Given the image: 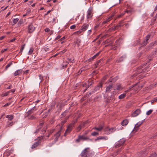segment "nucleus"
Returning a JSON list of instances; mask_svg holds the SVG:
<instances>
[{"instance_id":"1","label":"nucleus","mask_w":157,"mask_h":157,"mask_svg":"<svg viewBox=\"0 0 157 157\" xmlns=\"http://www.w3.org/2000/svg\"><path fill=\"white\" fill-rule=\"evenodd\" d=\"M93 154L88 147L84 149L81 153L82 157H91Z\"/></svg>"},{"instance_id":"2","label":"nucleus","mask_w":157,"mask_h":157,"mask_svg":"<svg viewBox=\"0 0 157 157\" xmlns=\"http://www.w3.org/2000/svg\"><path fill=\"white\" fill-rule=\"evenodd\" d=\"M77 119L73 120L72 122L70 124L67 126V129L66 130L64 133V136H66L68 133H69L72 130L73 128L74 127V124L77 122Z\"/></svg>"},{"instance_id":"3","label":"nucleus","mask_w":157,"mask_h":157,"mask_svg":"<svg viewBox=\"0 0 157 157\" xmlns=\"http://www.w3.org/2000/svg\"><path fill=\"white\" fill-rule=\"evenodd\" d=\"M142 87V86L138 85V83H137L131 86L128 90L129 91L132 90H133L135 91H138L139 90H140Z\"/></svg>"},{"instance_id":"4","label":"nucleus","mask_w":157,"mask_h":157,"mask_svg":"<svg viewBox=\"0 0 157 157\" xmlns=\"http://www.w3.org/2000/svg\"><path fill=\"white\" fill-rule=\"evenodd\" d=\"M103 83L102 82L99 83L97 85L93 90L92 91V92H89L88 95L89 94L90 95H91L92 93H93L97 91H100L101 90V88L102 86Z\"/></svg>"},{"instance_id":"5","label":"nucleus","mask_w":157,"mask_h":157,"mask_svg":"<svg viewBox=\"0 0 157 157\" xmlns=\"http://www.w3.org/2000/svg\"><path fill=\"white\" fill-rule=\"evenodd\" d=\"M126 140L124 138H123L120 139L118 141L116 142L115 144V147H118L123 144L125 142Z\"/></svg>"},{"instance_id":"6","label":"nucleus","mask_w":157,"mask_h":157,"mask_svg":"<svg viewBox=\"0 0 157 157\" xmlns=\"http://www.w3.org/2000/svg\"><path fill=\"white\" fill-rule=\"evenodd\" d=\"M93 10L92 8H90L87 12L86 18L87 19L91 18L93 16Z\"/></svg>"},{"instance_id":"7","label":"nucleus","mask_w":157,"mask_h":157,"mask_svg":"<svg viewBox=\"0 0 157 157\" xmlns=\"http://www.w3.org/2000/svg\"><path fill=\"white\" fill-rule=\"evenodd\" d=\"M44 136H41L40 137L39 139L36 142H35L32 146L31 148L32 149H33L34 148H35L36 147H37L40 144V141L42 139H44Z\"/></svg>"},{"instance_id":"8","label":"nucleus","mask_w":157,"mask_h":157,"mask_svg":"<svg viewBox=\"0 0 157 157\" xmlns=\"http://www.w3.org/2000/svg\"><path fill=\"white\" fill-rule=\"evenodd\" d=\"M115 131V129L113 128H109L107 127L105 129V133L108 135L109 134Z\"/></svg>"},{"instance_id":"9","label":"nucleus","mask_w":157,"mask_h":157,"mask_svg":"<svg viewBox=\"0 0 157 157\" xmlns=\"http://www.w3.org/2000/svg\"><path fill=\"white\" fill-rule=\"evenodd\" d=\"M144 121V120L140 121L136 124L135 125L134 128L132 131L134 133L137 132L138 129L139 127L143 123Z\"/></svg>"},{"instance_id":"10","label":"nucleus","mask_w":157,"mask_h":157,"mask_svg":"<svg viewBox=\"0 0 157 157\" xmlns=\"http://www.w3.org/2000/svg\"><path fill=\"white\" fill-rule=\"evenodd\" d=\"M28 33H31L35 30V28L32 23H31L28 26Z\"/></svg>"},{"instance_id":"11","label":"nucleus","mask_w":157,"mask_h":157,"mask_svg":"<svg viewBox=\"0 0 157 157\" xmlns=\"http://www.w3.org/2000/svg\"><path fill=\"white\" fill-rule=\"evenodd\" d=\"M113 15H112L108 17L105 21L102 22V25H104L105 24H108V22L113 19Z\"/></svg>"},{"instance_id":"12","label":"nucleus","mask_w":157,"mask_h":157,"mask_svg":"<svg viewBox=\"0 0 157 157\" xmlns=\"http://www.w3.org/2000/svg\"><path fill=\"white\" fill-rule=\"evenodd\" d=\"M141 113V110L140 109H136L132 114V116L133 117H136L138 115Z\"/></svg>"},{"instance_id":"13","label":"nucleus","mask_w":157,"mask_h":157,"mask_svg":"<svg viewBox=\"0 0 157 157\" xmlns=\"http://www.w3.org/2000/svg\"><path fill=\"white\" fill-rule=\"evenodd\" d=\"M121 25H122L120 23L119 25H117L116 26H115L114 28L112 27L109 28L108 30L109 32H111L113 31H114L118 29L119 28L121 27Z\"/></svg>"},{"instance_id":"14","label":"nucleus","mask_w":157,"mask_h":157,"mask_svg":"<svg viewBox=\"0 0 157 157\" xmlns=\"http://www.w3.org/2000/svg\"><path fill=\"white\" fill-rule=\"evenodd\" d=\"M126 58V56L125 55H123L122 56H121L120 57L117 59L116 60V62L117 63H120L123 61Z\"/></svg>"},{"instance_id":"15","label":"nucleus","mask_w":157,"mask_h":157,"mask_svg":"<svg viewBox=\"0 0 157 157\" xmlns=\"http://www.w3.org/2000/svg\"><path fill=\"white\" fill-rule=\"evenodd\" d=\"M150 36V35H148L146 36L145 39L144 40L143 42V45H146L147 44L148 42V40H149Z\"/></svg>"},{"instance_id":"16","label":"nucleus","mask_w":157,"mask_h":157,"mask_svg":"<svg viewBox=\"0 0 157 157\" xmlns=\"http://www.w3.org/2000/svg\"><path fill=\"white\" fill-rule=\"evenodd\" d=\"M63 126H61L60 127V129L59 130V131H58V132H57L56 134L55 135V137H59V136L60 135L61 133L60 132L62 131V129H63Z\"/></svg>"},{"instance_id":"17","label":"nucleus","mask_w":157,"mask_h":157,"mask_svg":"<svg viewBox=\"0 0 157 157\" xmlns=\"http://www.w3.org/2000/svg\"><path fill=\"white\" fill-rule=\"evenodd\" d=\"M22 72V70L21 69H19L15 71L13 74L14 76H16L17 75H21Z\"/></svg>"},{"instance_id":"18","label":"nucleus","mask_w":157,"mask_h":157,"mask_svg":"<svg viewBox=\"0 0 157 157\" xmlns=\"http://www.w3.org/2000/svg\"><path fill=\"white\" fill-rule=\"evenodd\" d=\"M44 124V123L43 122L40 123L39 125L37 127L38 128L36 130L34 133L36 134L38 133L39 131L40 130V128L42 127Z\"/></svg>"},{"instance_id":"19","label":"nucleus","mask_w":157,"mask_h":157,"mask_svg":"<svg viewBox=\"0 0 157 157\" xmlns=\"http://www.w3.org/2000/svg\"><path fill=\"white\" fill-rule=\"evenodd\" d=\"M108 139V137L106 136H100L98 137L95 140V141H96L97 140H107Z\"/></svg>"},{"instance_id":"20","label":"nucleus","mask_w":157,"mask_h":157,"mask_svg":"<svg viewBox=\"0 0 157 157\" xmlns=\"http://www.w3.org/2000/svg\"><path fill=\"white\" fill-rule=\"evenodd\" d=\"M81 138V140H90L91 141H92V140L90 139L87 136H85L82 135L80 136V138Z\"/></svg>"},{"instance_id":"21","label":"nucleus","mask_w":157,"mask_h":157,"mask_svg":"<svg viewBox=\"0 0 157 157\" xmlns=\"http://www.w3.org/2000/svg\"><path fill=\"white\" fill-rule=\"evenodd\" d=\"M89 25L88 24H85L83 25L81 27V30L83 32L85 31L88 28Z\"/></svg>"},{"instance_id":"22","label":"nucleus","mask_w":157,"mask_h":157,"mask_svg":"<svg viewBox=\"0 0 157 157\" xmlns=\"http://www.w3.org/2000/svg\"><path fill=\"white\" fill-rule=\"evenodd\" d=\"M128 92H129V90H128L125 91L124 92L125 93H123L120 95L118 97V98H124L126 96V93Z\"/></svg>"},{"instance_id":"23","label":"nucleus","mask_w":157,"mask_h":157,"mask_svg":"<svg viewBox=\"0 0 157 157\" xmlns=\"http://www.w3.org/2000/svg\"><path fill=\"white\" fill-rule=\"evenodd\" d=\"M113 88V85L110 84L107 86L106 88V91L107 92H110Z\"/></svg>"},{"instance_id":"24","label":"nucleus","mask_w":157,"mask_h":157,"mask_svg":"<svg viewBox=\"0 0 157 157\" xmlns=\"http://www.w3.org/2000/svg\"><path fill=\"white\" fill-rule=\"evenodd\" d=\"M35 109V107H33V108H32L30 110L28 111L26 113V114L27 115V116H28L29 115L33 113L34 110H36V109Z\"/></svg>"},{"instance_id":"25","label":"nucleus","mask_w":157,"mask_h":157,"mask_svg":"<svg viewBox=\"0 0 157 157\" xmlns=\"http://www.w3.org/2000/svg\"><path fill=\"white\" fill-rule=\"evenodd\" d=\"M6 118H8L9 120L12 121L14 118V116L12 115H8L6 116Z\"/></svg>"},{"instance_id":"26","label":"nucleus","mask_w":157,"mask_h":157,"mask_svg":"<svg viewBox=\"0 0 157 157\" xmlns=\"http://www.w3.org/2000/svg\"><path fill=\"white\" fill-rule=\"evenodd\" d=\"M14 124L13 122V121H8L6 123V128L9 127V126H10L13 125Z\"/></svg>"},{"instance_id":"27","label":"nucleus","mask_w":157,"mask_h":157,"mask_svg":"<svg viewBox=\"0 0 157 157\" xmlns=\"http://www.w3.org/2000/svg\"><path fill=\"white\" fill-rule=\"evenodd\" d=\"M128 122V120L127 119H125L123 121L121 122V125L123 126H126Z\"/></svg>"},{"instance_id":"28","label":"nucleus","mask_w":157,"mask_h":157,"mask_svg":"<svg viewBox=\"0 0 157 157\" xmlns=\"http://www.w3.org/2000/svg\"><path fill=\"white\" fill-rule=\"evenodd\" d=\"M118 78L116 77L113 78H110L109 80L110 82H115L117 79Z\"/></svg>"},{"instance_id":"29","label":"nucleus","mask_w":157,"mask_h":157,"mask_svg":"<svg viewBox=\"0 0 157 157\" xmlns=\"http://www.w3.org/2000/svg\"><path fill=\"white\" fill-rule=\"evenodd\" d=\"M82 86L83 87H86V88L83 91L84 92H85L87 90V89L88 88V85L87 83L86 82L83 83L82 84Z\"/></svg>"},{"instance_id":"30","label":"nucleus","mask_w":157,"mask_h":157,"mask_svg":"<svg viewBox=\"0 0 157 157\" xmlns=\"http://www.w3.org/2000/svg\"><path fill=\"white\" fill-rule=\"evenodd\" d=\"M103 128V127L102 126H100L99 127H95L93 128V129L98 130V131H101Z\"/></svg>"},{"instance_id":"31","label":"nucleus","mask_w":157,"mask_h":157,"mask_svg":"<svg viewBox=\"0 0 157 157\" xmlns=\"http://www.w3.org/2000/svg\"><path fill=\"white\" fill-rule=\"evenodd\" d=\"M10 93V91H7V92H3L2 94V97H5L7 96Z\"/></svg>"},{"instance_id":"32","label":"nucleus","mask_w":157,"mask_h":157,"mask_svg":"<svg viewBox=\"0 0 157 157\" xmlns=\"http://www.w3.org/2000/svg\"><path fill=\"white\" fill-rule=\"evenodd\" d=\"M148 67H145V68L143 69L140 70V71H139V72H140L141 73L142 72V71L143 72H144L148 71V70H147V69H148Z\"/></svg>"},{"instance_id":"33","label":"nucleus","mask_w":157,"mask_h":157,"mask_svg":"<svg viewBox=\"0 0 157 157\" xmlns=\"http://www.w3.org/2000/svg\"><path fill=\"white\" fill-rule=\"evenodd\" d=\"M156 18H156L155 17L154 18H153L152 19L151 21V25H152L153 24H154L155 23V21Z\"/></svg>"},{"instance_id":"34","label":"nucleus","mask_w":157,"mask_h":157,"mask_svg":"<svg viewBox=\"0 0 157 157\" xmlns=\"http://www.w3.org/2000/svg\"><path fill=\"white\" fill-rule=\"evenodd\" d=\"M157 156V154L155 152L152 153L149 156V157H156Z\"/></svg>"},{"instance_id":"35","label":"nucleus","mask_w":157,"mask_h":157,"mask_svg":"<svg viewBox=\"0 0 157 157\" xmlns=\"http://www.w3.org/2000/svg\"><path fill=\"white\" fill-rule=\"evenodd\" d=\"M13 64V62H11L8 64L6 67H5V69L6 70H7V69L10 67L11 65H12Z\"/></svg>"},{"instance_id":"36","label":"nucleus","mask_w":157,"mask_h":157,"mask_svg":"<svg viewBox=\"0 0 157 157\" xmlns=\"http://www.w3.org/2000/svg\"><path fill=\"white\" fill-rule=\"evenodd\" d=\"M34 51V49L33 48H31L29 52V55H31L32 54Z\"/></svg>"},{"instance_id":"37","label":"nucleus","mask_w":157,"mask_h":157,"mask_svg":"<svg viewBox=\"0 0 157 157\" xmlns=\"http://www.w3.org/2000/svg\"><path fill=\"white\" fill-rule=\"evenodd\" d=\"M68 62L71 63H73L74 62V59L73 58H70L68 59Z\"/></svg>"},{"instance_id":"38","label":"nucleus","mask_w":157,"mask_h":157,"mask_svg":"<svg viewBox=\"0 0 157 157\" xmlns=\"http://www.w3.org/2000/svg\"><path fill=\"white\" fill-rule=\"evenodd\" d=\"M99 135V133L98 132H94L91 133V135L92 136H96Z\"/></svg>"},{"instance_id":"39","label":"nucleus","mask_w":157,"mask_h":157,"mask_svg":"<svg viewBox=\"0 0 157 157\" xmlns=\"http://www.w3.org/2000/svg\"><path fill=\"white\" fill-rule=\"evenodd\" d=\"M87 83L88 85L87 87L89 88L90 86L92 85L93 84V82L92 81H90V82L88 81V83Z\"/></svg>"},{"instance_id":"40","label":"nucleus","mask_w":157,"mask_h":157,"mask_svg":"<svg viewBox=\"0 0 157 157\" xmlns=\"http://www.w3.org/2000/svg\"><path fill=\"white\" fill-rule=\"evenodd\" d=\"M122 89V88L121 86V85H119L117 86V88H116L117 90H120L121 89Z\"/></svg>"},{"instance_id":"41","label":"nucleus","mask_w":157,"mask_h":157,"mask_svg":"<svg viewBox=\"0 0 157 157\" xmlns=\"http://www.w3.org/2000/svg\"><path fill=\"white\" fill-rule=\"evenodd\" d=\"M153 110L152 109H150L148 111H147L146 113V115H150L152 112Z\"/></svg>"},{"instance_id":"42","label":"nucleus","mask_w":157,"mask_h":157,"mask_svg":"<svg viewBox=\"0 0 157 157\" xmlns=\"http://www.w3.org/2000/svg\"><path fill=\"white\" fill-rule=\"evenodd\" d=\"M157 41H155L153 42H152L150 44L149 46L150 47H151L152 46L154 45H156L157 44Z\"/></svg>"},{"instance_id":"43","label":"nucleus","mask_w":157,"mask_h":157,"mask_svg":"<svg viewBox=\"0 0 157 157\" xmlns=\"http://www.w3.org/2000/svg\"><path fill=\"white\" fill-rule=\"evenodd\" d=\"M18 18L13 19V22L14 23V24H15L16 23H17V22L18 21Z\"/></svg>"},{"instance_id":"44","label":"nucleus","mask_w":157,"mask_h":157,"mask_svg":"<svg viewBox=\"0 0 157 157\" xmlns=\"http://www.w3.org/2000/svg\"><path fill=\"white\" fill-rule=\"evenodd\" d=\"M108 75H106L105 76H104V77L102 78V81L103 82L105 80H106V79L108 78Z\"/></svg>"},{"instance_id":"45","label":"nucleus","mask_w":157,"mask_h":157,"mask_svg":"<svg viewBox=\"0 0 157 157\" xmlns=\"http://www.w3.org/2000/svg\"><path fill=\"white\" fill-rule=\"evenodd\" d=\"M25 45V44H23V45H21V48L20 50V52H22V51H23V50L24 49V48Z\"/></svg>"},{"instance_id":"46","label":"nucleus","mask_w":157,"mask_h":157,"mask_svg":"<svg viewBox=\"0 0 157 157\" xmlns=\"http://www.w3.org/2000/svg\"><path fill=\"white\" fill-rule=\"evenodd\" d=\"M82 32H83V31H82V30H81V29L80 30H79L78 31L76 32L75 33L76 34H81V33H82Z\"/></svg>"},{"instance_id":"47","label":"nucleus","mask_w":157,"mask_h":157,"mask_svg":"<svg viewBox=\"0 0 157 157\" xmlns=\"http://www.w3.org/2000/svg\"><path fill=\"white\" fill-rule=\"evenodd\" d=\"M44 50H45V51H46V52H47L48 51H49L50 52L52 51V50H50L49 49V48L48 47V46L45 47L44 48Z\"/></svg>"},{"instance_id":"48","label":"nucleus","mask_w":157,"mask_h":157,"mask_svg":"<svg viewBox=\"0 0 157 157\" xmlns=\"http://www.w3.org/2000/svg\"><path fill=\"white\" fill-rule=\"evenodd\" d=\"M80 136H78V138L76 140L75 142H79L80 140H81V138H80Z\"/></svg>"},{"instance_id":"49","label":"nucleus","mask_w":157,"mask_h":157,"mask_svg":"<svg viewBox=\"0 0 157 157\" xmlns=\"http://www.w3.org/2000/svg\"><path fill=\"white\" fill-rule=\"evenodd\" d=\"M84 69H85V67H82V68L80 69V70H79V71L78 72V73H79V74H80L83 71H84Z\"/></svg>"},{"instance_id":"50","label":"nucleus","mask_w":157,"mask_h":157,"mask_svg":"<svg viewBox=\"0 0 157 157\" xmlns=\"http://www.w3.org/2000/svg\"><path fill=\"white\" fill-rule=\"evenodd\" d=\"M11 102H8L5 105H4V107H7L8 106L10 105L11 104Z\"/></svg>"},{"instance_id":"51","label":"nucleus","mask_w":157,"mask_h":157,"mask_svg":"<svg viewBox=\"0 0 157 157\" xmlns=\"http://www.w3.org/2000/svg\"><path fill=\"white\" fill-rule=\"evenodd\" d=\"M151 104L153 102H157V99H154V100L151 101Z\"/></svg>"},{"instance_id":"52","label":"nucleus","mask_w":157,"mask_h":157,"mask_svg":"<svg viewBox=\"0 0 157 157\" xmlns=\"http://www.w3.org/2000/svg\"><path fill=\"white\" fill-rule=\"evenodd\" d=\"M75 25H74L71 26L70 28L71 29H74L75 28Z\"/></svg>"},{"instance_id":"53","label":"nucleus","mask_w":157,"mask_h":157,"mask_svg":"<svg viewBox=\"0 0 157 157\" xmlns=\"http://www.w3.org/2000/svg\"><path fill=\"white\" fill-rule=\"evenodd\" d=\"M82 127V126L81 125L78 126L77 128V130H78V131H79L81 129Z\"/></svg>"},{"instance_id":"54","label":"nucleus","mask_w":157,"mask_h":157,"mask_svg":"<svg viewBox=\"0 0 157 157\" xmlns=\"http://www.w3.org/2000/svg\"><path fill=\"white\" fill-rule=\"evenodd\" d=\"M31 12V10L30 9H28L27 10H26V13H27V14H29V13H30Z\"/></svg>"},{"instance_id":"55","label":"nucleus","mask_w":157,"mask_h":157,"mask_svg":"<svg viewBox=\"0 0 157 157\" xmlns=\"http://www.w3.org/2000/svg\"><path fill=\"white\" fill-rule=\"evenodd\" d=\"M44 30L46 32H48L50 31V30L49 28H47L45 29Z\"/></svg>"},{"instance_id":"56","label":"nucleus","mask_w":157,"mask_h":157,"mask_svg":"<svg viewBox=\"0 0 157 157\" xmlns=\"http://www.w3.org/2000/svg\"><path fill=\"white\" fill-rule=\"evenodd\" d=\"M7 50V48H5V49H2V50L1 51V52L2 53H3L4 52H5Z\"/></svg>"},{"instance_id":"57","label":"nucleus","mask_w":157,"mask_h":157,"mask_svg":"<svg viewBox=\"0 0 157 157\" xmlns=\"http://www.w3.org/2000/svg\"><path fill=\"white\" fill-rule=\"evenodd\" d=\"M15 91V89H12V90H10L9 91H10V93L12 92V93H13Z\"/></svg>"},{"instance_id":"58","label":"nucleus","mask_w":157,"mask_h":157,"mask_svg":"<svg viewBox=\"0 0 157 157\" xmlns=\"http://www.w3.org/2000/svg\"><path fill=\"white\" fill-rule=\"evenodd\" d=\"M61 36L59 35H58V36H57L56 38H55V40H58L59 39V38H60V37H61Z\"/></svg>"},{"instance_id":"59","label":"nucleus","mask_w":157,"mask_h":157,"mask_svg":"<svg viewBox=\"0 0 157 157\" xmlns=\"http://www.w3.org/2000/svg\"><path fill=\"white\" fill-rule=\"evenodd\" d=\"M58 138H59L58 137H55V138L54 140V143H56V141H57L58 140Z\"/></svg>"},{"instance_id":"60","label":"nucleus","mask_w":157,"mask_h":157,"mask_svg":"<svg viewBox=\"0 0 157 157\" xmlns=\"http://www.w3.org/2000/svg\"><path fill=\"white\" fill-rule=\"evenodd\" d=\"M67 112L66 111H65L64 113H63L61 115L62 116H63V117H64L66 115V114H65V113H67Z\"/></svg>"},{"instance_id":"61","label":"nucleus","mask_w":157,"mask_h":157,"mask_svg":"<svg viewBox=\"0 0 157 157\" xmlns=\"http://www.w3.org/2000/svg\"><path fill=\"white\" fill-rule=\"evenodd\" d=\"M12 86L11 85H10L9 86H8L7 88V89H10L11 88H12Z\"/></svg>"},{"instance_id":"62","label":"nucleus","mask_w":157,"mask_h":157,"mask_svg":"<svg viewBox=\"0 0 157 157\" xmlns=\"http://www.w3.org/2000/svg\"><path fill=\"white\" fill-rule=\"evenodd\" d=\"M39 78L40 79H42L43 78L42 76L41 75H39Z\"/></svg>"},{"instance_id":"63","label":"nucleus","mask_w":157,"mask_h":157,"mask_svg":"<svg viewBox=\"0 0 157 157\" xmlns=\"http://www.w3.org/2000/svg\"><path fill=\"white\" fill-rule=\"evenodd\" d=\"M51 10H48L47 12V13H45V15H47L48 14L51 12Z\"/></svg>"},{"instance_id":"64","label":"nucleus","mask_w":157,"mask_h":157,"mask_svg":"<svg viewBox=\"0 0 157 157\" xmlns=\"http://www.w3.org/2000/svg\"><path fill=\"white\" fill-rule=\"evenodd\" d=\"M5 37V36H3L1 37H0V40H1L4 39Z\"/></svg>"}]
</instances>
